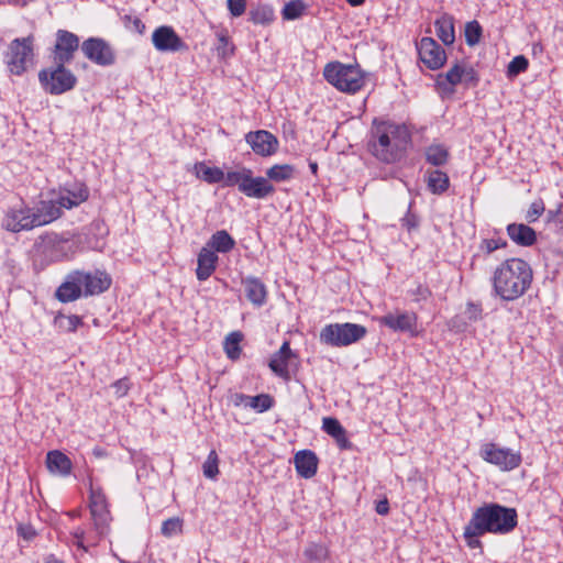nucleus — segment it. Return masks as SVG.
Returning a JSON list of instances; mask_svg holds the SVG:
<instances>
[{
	"mask_svg": "<svg viewBox=\"0 0 563 563\" xmlns=\"http://www.w3.org/2000/svg\"><path fill=\"white\" fill-rule=\"evenodd\" d=\"M235 246L234 239L225 231L220 230L213 233L206 247L219 253H228Z\"/></svg>",
	"mask_w": 563,
	"mask_h": 563,
	"instance_id": "cd10ccee",
	"label": "nucleus"
},
{
	"mask_svg": "<svg viewBox=\"0 0 563 563\" xmlns=\"http://www.w3.org/2000/svg\"><path fill=\"white\" fill-rule=\"evenodd\" d=\"M203 475L207 478L214 479L219 474V457L214 450H211L202 465Z\"/></svg>",
	"mask_w": 563,
	"mask_h": 563,
	"instance_id": "4c0bfd02",
	"label": "nucleus"
},
{
	"mask_svg": "<svg viewBox=\"0 0 563 563\" xmlns=\"http://www.w3.org/2000/svg\"><path fill=\"white\" fill-rule=\"evenodd\" d=\"M81 49L85 56L100 66H111L115 63V53L108 42L100 37H88Z\"/></svg>",
	"mask_w": 563,
	"mask_h": 563,
	"instance_id": "9b49d317",
	"label": "nucleus"
},
{
	"mask_svg": "<svg viewBox=\"0 0 563 563\" xmlns=\"http://www.w3.org/2000/svg\"><path fill=\"white\" fill-rule=\"evenodd\" d=\"M152 35H176L172 26L163 25L157 27Z\"/></svg>",
	"mask_w": 563,
	"mask_h": 563,
	"instance_id": "680f3d73",
	"label": "nucleus"
},
{
	"mask_svg": "<svg viewBox=\"0 0 563 563\" xmlns=\"http://www.w3.org/2000/svg\"><path fill=\"white\" fill-rule=\"evenodd\" d=\"M533 274L530 265L521 258H508L493 274L494 291L501 299L512 301L530 287Z\"/></svg>",
	"mask_w": 563,
	"mask_h": 563,
	"instance_id": "f03ea898",
	"label": "nucleus"
},
{
	"mask_svg": "<svg viewBox=\"0 0 563 563\" xmlns=\"http://www.w3.org/2000/svg\"><path fill=\"white\" fill-rule=\"evenodd\" d=\"M419 59L431 70L441 68L446 62V53L443 46L434 37H421L416 42Z\"/></svg>",
	"mask_w": 563,
	"mask_h": 563,
	"instance_id": "9d476101",
	"label": "nucleus"
},
{
	"mask_svg": "<svg viewBox=\"0 0 563 563\" xmlns=\"http://www.w3.org/2000/svg\"><path fill=\"white\" fill-rule=\"evenodd\" d=\"M295 167L289 164L274 165L266 170L268 179L274 181H284L294 177Z\"/></svg>",
	"mask_w": 563,
	"mask_h": 563,
	"instance_id": "473e14b6",
	"label": "nucleus"
},
{
	"mask_svg": "<svg viewBox=\"0 0 563 563\" xmlns=\"http://www.w3.org/2000/svg\"><path fill=\"white\" fill-rule=\"evenodd\" d=\"M75 276L86 297L99 295L111 286V277L102 271L97 269L93 273L75 271Z\"/></svg>",
	"mask_w": 563,
	"mask_h": 563,
	"instance_id": "ddd939ff",
	"label": "nucleus"
},
{
	"mask_svg": "<svg viewBox=\"0 0 563 563\" xmlns=\"http://www.w3.org/2000/svg\"><path fill=\"white\" fill-rule=\"evenodd\" d=\"M366 328L356 323H333L320 332L321 342L331 346H346L363 339Z\"/></svg>",
	"mask_w": 563,
	"mask_h": 563,
	"instance_id": "0eeeda50",
	"label": "nucleus"
},
{
	"mask_svg": "<svg viewBox=\"0 0 563 563\" xmlns=\"http://www.w3.org/2000/svg\"><path fill=\"white\" fill-rule=\"evenodd\" d=\"M427 161L434 165V166H441L444 165L448 161V151L440 145H432L428 147L427 153Z\"/></svg>",
	"mask_w": 563,
	"mask_h": 563,
	"instance_id": "c9c22d12",
	"label": "nucleus"
},
{
	"mask_svg": "<svg viewBox=\"0 0 563 563\" xmlns=\"http://www.w3.org/2000/svg\"><path fill=\"white\" fill-rule=\"evenodd\" d=\"M545 211V206L542 199L534 200L528 208L526 213V220L528 223L536 222Z\"/></svg>",
	"mask_w": 563,
	"mask_h": 563,
	"instance_id": "a18cd8bd",
	"label": "nucleus"
},
{
	"mask_svg": "<svg viewBox=\"0 0 563 563\" xmlns=\"http://www.w3.org/2000/svg\"><path fill=\"white\" fill-rule=\"evenodd\" d=\"M79 46V37H57L53 52L54 65L65 67L74 58Z\"/></svg>",
	"mask_w": 563,
	"mask_h": 563,
	"instance_id": "a211bd4d",
	"label": "nucleus"
},
{
	"mask_svg": "<svg viewBox=\"0 0 563 563\" xmlns=\"http://www.w3.org/2000/svg\"><path fill=\"white\" fill-rule=\"evenodd\" d=\"M45 463L49 473L63 477L68 476L73 470L70 459L58 450L49 451Z\"/></svg>",
	"mask_w": 563,
	"mask_h": 563,
	"instance_id": "393cba45",
	"label": "nucleus"
},
{
	"mask_svg": "<svg viewBox=\"0 0 563 563\" xmlns=\"http://www.w3.org/2000/svg\"><path fill=\"white\" fill-rule=\"evenodd\" d=\"M33 37H15L4 53V64L10 74L21 76L34 63Z\"/></svg>",
	"mask_w": 563,
	"mask_h": 563,
	"instance_id": "20e7f679",
	"label": "nucleus"
},
{
	"mask_svg": "<svg viewBox=\"0 0 563 563\" xmlns=\"http://www.w3.org/2000/svg\"><path fill=\"white\" fill-rule=\"evenodd\" d=\"M218 255L209 247H202L198 254L196 275L199 280H207L216 271Z\"/></svg>",
	"mask_w": 563,
	"mask_h": 563,
	"instance_id": "5701e85b",
	"label": "nucleus"
},
{
	"mask_svg": "<svg viewBox=\"0 0 563 563\" xmlns=\"http://www.w3.org/2000/svg\"><path fill=\"white\" fill-rule=\"evenodd\" d=\"M318 457L310 450H302L295 454L294 463L297 473L303 478H311L318 470Z\"/></svg>",
	"mask_w": 563,
	"mask_h": 563,
	"instance_id": "4be33fe9",
	"label": "nucleus"
},
{
	"mask_svg": "<svg viewBox=\"0 0 563 563\" xmlns=\"http://www.w3.org/2000/svg\"><path fill=\"white\" fill-rule=\"evenodd\" d=\"M506 244H507L506 241L485 239V240H483V242L481 244V249L489 254L499 247L506 246Z\"/></svg>",
	"mask_w": 563,
	"mask_h": 563,
	"instance_id": "864d4df0",
	"label": "nucleus"
},
{
	"mask_svg": "<svg viewBox=\"0 0 563 563\" xmlns=\"http://www.w3.org/2000/svg\"><path fill=\"white\" fill-rule=\"evenodd\" d=\"M351 7H360L365 3L366 0H345Z\"/></svg>",
	"mask_w": 563,
	"mask_h": 563,
	"instance_id": "0e129e2a",
	"label": "nucleus"
},
{
	"mask_svg": "<svg viewBox=\"0 0 563 563\" xmlns=\"http://www.w3.org/2000/svg\"><path fill=\"white\" fill-rule=\"evenodd\" d=\"M296 354L291 351L288 341H285L280 349L274 353L269 360V368L280 378L288 380L290 378L289 366L294 363Z\"/></svg>",
	"mask_w": 563,
	"mask_h": 563,
	"instance_id": "2eb2a0df",
	"label": "nucleus"
},
{
	"mask_svg": "<svg viewBox=\"0 0 563 563\" xmlns=\"http://www.w3.org/2000/svg\"><path fill=\"white\" fill-rule=\"evenodd\" d=\"M375 510L378 515L385 516L389 512V503L388 500L382 499L376 504Z\"/></svg>",
	"mask_w": 563,
	"mask_h": 563,
	"instance_id": "bf43d9fd",
	"label": "nucleus"
},
{
	"mask_svg": "<svg viewBox=\"0 0 563 563\" xmlns=\"http://www.w3.org/2000/svg\"><path fill=\"white\" fill-rule=\"evenodd\" d=\"M122 21H123V24H124V27L126 29V31H129L131 33L142 34L145 31L144 23L136 15L125 14L122 18Z\"/></svg>",
	"mask_w": 563,
	"mask_h": 563,
	"instance_id": "37998d69",
	"label": "nucleus"
},
{
	"mask_svg": "<svg viewBox=\"0 0 563 563\" xmlns=\"http://www.w3.org/2000/svg\"><path fill=\"white\" fill-rule=\"evenodd\" d=\"M89 197L88 188L80 183L64 187L59 191L58 203L65 209H71L85 202Z\"/></svg>",
	"mask_w": 563,
	"mask_h": 563,
	"instance_id": "f3484780",
	"label": "nucleus"
},
{
	"mask_svg": "<svg viewBox=\"0 0 563 563\" xmlns=\"http://www.w3.org/2000/svg\"><path fill=\"white\" fill-rule=\"evenodd\" d=\"M243 340V334L240 331L231 332L224 340V351L229 358L238 360L241 355L240 343Z\"/></svg>",
	"mask_w": 563,
	"mask_h": 563,
	"instance_id": "7c9ffc66",
	"label": "nucleus"
},
{
	"mask_svg": "<svg viewBox=\"0 0 563 563\" xmlns=\"http://www.w3.org/2000/svg\"><path fill=\"white\" fill-rule=\"evenodd\" d=\"M251 20L255 24H268L274 20V10L268 5H260L251 11Z\"/></svg>",
	"mask_w": 563,
	"mask_h": 563,
	"instance_id": "e433bc0d",
	"label": "nucleus"
},
{
	"mask_svg": "<svg viewBox=\"0 0 563 563\" xmlns=\"http://www.w3.org/2000/svg\"><path fill=\"white\" fill-rule=\"evenodd\" d=\"M411 141V134L405 124L380 122L375 124L368 147L372 154L384 163L399 161Z\"/></svg>",
	"mask_w": 563,
	"mask_h": 563,
	"instance_id": "f257e3e1",
	"label": "nucleus"
},
{
	"mask_svg": "<svg viewBox=\"0 0 563 563\" xmlns=\"http://www.w3.org/2000/svg\"><path fill=\"white\" fill-rule=\"evenodd\" d=\"M228 7L232 15L240 16L245 11V0H228Z\"/></svg>",
	"mask_w": 563,
	"mask_h": 563,
	"instance_id": "5fc2aeb1",
	"label": "nucleus"
},
{
	"mask_svg": "<svg viewBox=\"0 0 563 563\" xmlns=\"http://www.w3.org/2000/svg\"><path fill=\"white\" fill-rule=\"evenodd\" d=\"M245 297L256 307L266 302L267 289L265 284L257 277L249 276L242 279Z\"/></svg>",
	"mask_w": 563,
	"mask_h": 563,
	"instance_id": "412c9836",
	"label": "nucleus"
},
{
	"mask_svg": "<svg viewBox=\"0 0 563 563\" xmlns=\"http://www.w3.org/2000/svg\"><path fill=\"white\" fill-rule=\"evenodd\" d=\"M44 563H64V562L58 560L54 555H49L48 558H46Z\"/></svg>",
	"mask_w": 563,
	"mask_h": 563,
	"instance_id": "338daca9",
	"label": "nucleus"
},
{
	"mask_svg": "<svg viewBox=\"0 0 563 563\" xmlns=\"http://www.w3.org/2000/svg\"><path fill=\"white\" fill-rule=\"evenodd\" d=\"M89 509L98 538L103 537L109 531L111 521L110 510L102 489L95 488L92 485H90Z\"/></svg>",
	"mask_w": 563,
	"mask_h": 563,
	"instance_id": "1a4fd4ad",
	"label": "nucleus"
},
{
	"mask_svg": "<svg viewBox=\"0 0 563 563\" xmlns=\"http://www.w3.org/2000/svg\"><path fill=\"white\" fill-rule=\"evenodd\" d=\"M333 439L336 441L340 449L351 448V443L345 435V430L342 431V435L334 437Z\"/></svg>",
	"mask_w": 563,
	"mask_h": 563,
	"instance_id": "052dcab7",
	"label": "nucleus"
},
{
	"mask_svg": "<svg viewBox=\"0 0 563 563\" xmlns=\"http://www.w3.org/2000/svg\"><path fill=\"white\" fill-rule=\"evenodd\" d=\"M418 291L422 298H427L430 296V291L427 288L419 287Z\"/></svg>",
	"mask_w": 563,
	"mask_h": 563,
	"instance_id": "69168bd1",
	"label": "nucleus"
},
{
	"mask_svg": "<svg viewBox=\"0 0 563 563\" xmlns=\"http://www.w3.org/2000/svg\"><path fill=\"white\" fill-rule=\"evenodd\" d=\"M73 537L75 539V544L78 548L87 550V547L85 545L86 532H85V530L82 528L75 529L74 532H73Z\"/></svg>",
	"mask_w": 563,
	"mask_h": 563,
	"instance_id": "4d7b16f0",
	"label": "nucleus"
},
{
	"mask_svg": "<svg viewBox=\"0 0 563 563\" xmlns=\"http://www.w3.org/2000/svg\"><path fill=\"white\" fill-rule=\"evenodd\" d=\"M382 325L394 331H412L417 325V317L412 312L387 313L378 319Z\"/></svg>",
	"mask_w": 563,
	"mask_h": 563,
	"instance_id": "6ab92c4d",
	"label": "nucleus"
},
{
	"mask_svg": "<svg viewBox=\"0 0 563 563\" xmlns=\"http://www.w3.org/2000/svg\"><path fill=\"white\" fill-rule=\"evenodd\" d=\"M463 67L460 65H454L451 67L445 74V80L451 85L455 86L463 81Z\"/></svg>",
	"mask_w": 563,
	"mask_h": 563,
	"instance_id": "09e8293b",
	"label": "nucleus"
},
{
	"mask_svg": "<svg viewBox=\"0 0 563 563\" xmlns=\"http://www.w3.org/2000/svg\"><path fill=\"white\" fill-rule=\"evenodd\" d=\"M65 323H59V327L63 328L67 332H75L78 327L82 324V320L80 317L76 314H71L68 317H64Z\"/></svg>",
	"mask_w": 563,
	"mask_h": 563,
	"instance_id": "3c124183",
	"label": "nucleus"
},
{
	"mask_svg": "<svg viewBox=\"0 0 563 563\" xmlns=\"http://www.w3.org/2000/svg\"><path fill=\"white\" fill-rule=\"evenodd\" d=\"M245 184H242V194L250 198L264 199L274 194L275 188L264 177H253L252 174L246 176Z\"/></svg>",
	"mask_w": 563,
	"mask_h": 563,
	"instance_id": "aec40b11",
	"label": "nucleus"
},
{
	"mask_svg": "<svg viewBox=\"0 0 563 563\" xmlns=\"http://www.w3.org/2000/svg\"><path fill=\"white\" fill-rule=\"evenodd\" d=\"M251 407L255 409L258 412H264L272 408L274 400L273 398L267 394H261L257 396H246L243 394L236 395V401L235 405H241Z\"/></svg>",
	"mask_w": 563,
	"mask_h": 563,
	"instance_id": "bb28decb",
	"label": "nucleus"
},
{
	"mask_svg": "<svg viewBox=\"0 0 563 563\" xmlns=\"http://www.w3.org/2000/svg\"><path fill=\"white\" fill-rule=\"evenodd\" d=\"M75 272L67 275L65 282L56 289L55 297L60 302H71L84 295L80 284L76 280Z\"/></svg>",
	"mask_w": 563,
	"mask_h": 563,
	"instance_id": "b1692460",
	"label": "nucleus"
},
{
	"mask_svg": "<svg viewBox=\"0 0 563 563\" xmlns=\"http://www.w3.org/2000/svg\"><path fill=\"white\" fill-rule=\"evenodd\" d=\"M442 40V42L444 43V45H451L454 43V40L455 37H446V36H443V37H440Z\"/></svg>",
	"mask_w": 563,
	"mask_h": 563,
	"instance_id": "774afa93",
	"label": "nucleus"
},
{
	"mask_svg": "<svg viewBox=\"0 0 563 563\" xmlns=\"http://www.w3.org/2000/svg\"><path fill=\"white\" fill-rule=\"evenodd\" d=\"M468 46H475L479 43L481 37H465Z\"/></svg>",
	"mask_w": 563,
	"mask_h": 563,
	"instance_id": "e2e57ef3",
	"label": "nucleus"
},
{
	"mask_svg": "<svg viewBox=\"0 0 563 563\" xmlns=\"http://www.w3.org/2000/svg\"><path fill=\"white\" fill-rule=\"evenodd\" d=\"M449 176L446 173L434 169L428 174V188L432 194L440 195L449 188Z\"/></svg>",
	"mask_w": 563,
	"mask_h": 563,
	"instance_id": "c85d7f7f",
	"label": "nucleus"
},
{
	"mask_svg": "<svg viewBox=\"0 0 563 563\" xmlns=\"http://www.w3.org/2000/svg\"><path fill=\"white\" fill-rule=\"evenodd\" d=\"M62 208L64 207L58 203V199L41 201L35 208H32V219L35 223V228L48 224L58 219L63 213Z\"/></svg>",
	"mask_w": 563,
	"mask_h": 563,
	"instance_id": "dca6fc26",
	"label": "nucleus"
},
{
	"mask_svg": "<svg viewBox=\"0 0 563 563\" xmlns=\"http://www.w3.org/2000/svg\"><path fill=\"white\" fill-rule=\"evenodd\" d=\"M231 37H218L217 52L218 55L225 58L234 52V45L230 41Z\"/></svg>",
	"mask_w": 563,
	"mask_h": 563,
	"instance_id": "de8ad7c7",
	"label": "nucleus"
},
{
	"mask_svg": "<svg viewBox=\"0 0 563 563\" xmlns=\"http://www.w3.org/2000/svg\"><path fill=\"white\" fill-rule=\"evenodd\" d=\"M303 556L310 563H321L329 559V548L322 543L310 542L303 550Z\"/></svg>",
	"mask_w": 563,
	"mask_h": 563,
	"instance_id": "c756f323",
	"label": "nucleus"
},
{
	"mask_svg": "<svg viewBox=\"0 0 563 563\" xmlns=\"http://www.w3.org/2000/svg\"><path fill=\"white\" fill-rule=\"evenodd\" d=\"M111 388H113L117 398H122L128 395L129 390L131 389V384L128 377H123L115 380L111 385Z\"/></svg>",
	"mask_w": 563,
	"mask_h": 563,
	"instance_id": "8fccbe9b",
	"label": "nucleus"
},
{
	"mask_svg": "<svg viewBox=\"0 0 563 563\" xmlns=\"http://www.w3.org/2000/svg\"><path fill=\"white\" fill-rule=\"evenodd\" d=\"M482 306L475 302H467L465 314L470 321H477L482 318Z\"/></svg>",
	"mask_w": 563,
	"mask_h": 563,
	"instance_id": "603ef678",
	"label": "nucleus"
},
{
	"mask_svg": "<svg viewBox=\"0 0 563 563\" xmlns=\"http://www.w3.org/2000/svg\"><path fill=\"white\" fill-rule=\"evenodd\" d=\"M38 81L45 92L58 96L71 90L77 84V77L66 67L53 65L40 70Z\"/></svg>",
	"mask_w": 563,
	"mask_h": 563,
	"instance_id": "423d86ee",
	"label": "nucleus"
},
{
	"mask_svg": "<svg viewBox=\"0 0 563 563\" xmlns=\"http://www.w3.org/2000/svg\"><path fill=\"white\" fill-rule=\"evenodd\" d=\"M183 530V520L178 517H173L165 520L162 525V534L169 538L174 534L180 533Z\"/></svg>",
	"mask_w": 563,
	"mask_h": 563,
	"instance_id": "79ce46f5",
	"label": "nucleus"
},
{
	"mask_svg": "<svg viewBox=\"0 0 563 563\" xmlns=\"http://www.w3.org/2000/svg\"><path fill=\"white\" fill-rule=\"evenodd\" d=\"M471 519L473 520L474 529L495 534H507L518 523V515L515 508H508L495 503L485 504L477 508Z\"/></svg>",
	"mask_w": 563,
	"mask_h": 563,
	"instance_id": "7ed1b4c3",
	"label": "nucleus"
},
{
	"mask_svg": "<svg viewBox=\"0 0 563 563\" xmlns=\"http://www.w3.org/2000/svg\"><path fill=\"white\" fill-rule=\"evenodd\" d=\"M507 234L516 244L521 246H531L537 241L536 231L523 223L508 224Z\"/></svg>",
	"mask_w": 563,
	"mask_h": 563,
	"instance_id": "a878e982",
	"label": "nucleus"
},
{
	"mask_svg": "<svg viewBox=\"0 0 563 563\" xmlns=\"http://www.w3.org/2000/svg\"><path fill=\"white\" fill-rule=\"evenodd\" d=\"M485 533L486 532L484 530H477L473 528L472 519L464 528V538L466 540L467 545L472 549L481 547V541L478 538Z\"/></svg>",
	"mask_w": 563,
	"mask_h": 563,
	"instance_id": "a19ab883",
	"label": "nucleus"
},
{
	"mask_svg": "<svg viewBox=\"0 0 563 563\" xmlns=\"http://www.w3.org/2000/svg\"><path fill=\"white\" fill-rule=\"evenodd\" d=\"M463 81L476 85L478 81L476 71L472 67H463Z\"/></svg>",
	"mask_w": 563,
	"mask_h": 563,
	"instance_id": "13d9d810",
	"label": "nucleus"
},
{
	"mask_svg": "<svg viewBox=\"0 0 563 563\" xmlns=\"http://www.w3.org/2000/svg\"><path fill=\"white\" fill-rule=\"evenodd\" d=\"M322 429L332 438L342 435V431H344L339 420L332 417L323 418Z\"/></svg>",
	"mask_w": 563,
	"mask_h": 563,
	"instance_id": "49530a36",
	"label": "nucleus"
},
{
	"mask_svg": "<svg viewBox=\"0 0 563 563\" xmlns=\"http://www.w3.org/2000/svg\"><path fill=\"white\" fill-rule=\"evenodd\" d=\"M481 457L500 471H512L521 464L520 452H515L509 448H500L495 443H485L481 448Z\"/></svg>",
	"mask_w": 563,
	"mask_h": 563,
	"instance_id": "6e6552de",
	"label": "nucleus"
},
{
	"mask_svg": "<svg viewBox=\"0 0 563 563\" xmlns=\"http://www.w3.org/2000/svg\"><path fill=\"white\" fill-rule=\"evenodd\" d=\"M329 84L343 92L354 93L364 85V77L357 67L339 62L329 63L323 70Z\"/></svg>",
	"mask_w": 563,
	"mask_h": 563,
	"instance_id": "39448f33",
	"label": "nucleus"
},
{
	"mask_svg": "<svg viewBox=\"0 0 563 563\" xmlns=\"http://www.w3.org/2000/svg\"><path fill=\"white\" fill-rule=\"evenodd\" d=\"M197 168L199 177L209 184L220 183L224 178V173L219 167H209L205 164H199Z\"/></svg>",
	"mask_w": 563,
	"mask_h": 563,
	"instance_id": "72a5a7b5",
	"label": "nucleus"
},
{
	"mask_svg": "<svg viewBox=\"0 0 563 563\" xmlns=\"http://www.w3.org/2000/svg\"><path fill=\"white\" fill-rule=\"evenodd\" d=\"M482 26L478 21L473 20L466 23L464 35H482Z\"/></svg>",
	"mask_w": 563,
	"mask_h": 563,
	"instance_id": "6e6d98bb",
	"label": "nucleus"
},
{
	"mask_svg": "<svg viewBox=\"0 0 563 563\" xmlns=\"http://www.w3.org/2000/svg\"><path fill=\"white\" fill-rule=\"evenodd\" d=\"M32 218L33 209L27 206L9 208L2 219V228L13 233L32 230L35 228Z\"/></svg>",
	"mask_w": 563,
	"mask_h": 563,
	"instance_id": "f8f14e48",
	"label": "nucleus"
},
{
	"mask_svg": "<svg viewBox=\"0 0 563 563\" xmlns=\"http://www.w3.org/2000/svg\"><path fill=\"white\" fill-rule=\"evenodd\" d=\"M306 5L301 0H292L285 4L283 9V18L285 20H295L302 15Z\"/></svg>",
	"mask_w": 563,
	"mask_h": 563,
	"instance_id": "58836bf2",
	"label": "nucleus"
},
{
	"mask_svg": "<svg viewBox=\"0 0 563 563\" xmlns=\"http://www.w3.org/2000/svg\"><path fill=\"white\" fill-rule=\"evenodd\" d=\"M437 35H455L454 18L451 14L443 13L434 21Z\"/></svg>",
	"mask_w": 563,
	"mask_h": 563,
	"instance_id": "f704fd0d",
	"label": "nucleus"
},
{
	"mask_svg": "<svg viewBox=\"0 0 563 563\" xmlns=\"http://www.w3.org/2000/svg\"><path fill=\"white\" fill-rule=\"evenodd\" d=\"M154 46L161 52H177L187 48L181 37H152Z\"/></svg>",
	"mask_w": 563,
	"mask_h": 563,
	"instance_id": "2f4dec72",
	"label": "nucleus"
},
{
	"mask_svg": "<svg viewBox=\"0 0 563 563\" xmlns=\"http://www.w3.org/2000/svg\"><path fill=\"white\" fill-rule=\"evenodd\" d=\"M249 174H252V170L247 168L241 172H228L224 175L223 181L227 186H238L239 190L242 192V184H245Z\"/></svg>",
	"mask_w": 563,
	"mask_h": 563,
	"instance_id": "ea45409f",
	"label": "nucleus"
},
{
	"mask_svg": "<svg viewBox=\"0 0 563 563\" xmlns=\"http://www.w3.org/2000/svg\"><path fill=\"white\" fill-rule=\"evenodd\" d=\"M528 59L523 55H518L508 64L507 74L509 77L517 76L528 68Z\"/></svg>",
	"mask_w": 563,
	"mask_h": 563,
	"instance_id": "c03bdc74",
	"label": "nucleus"
},
{
	"mask_svg": "<svg viewBox=\"0 0 563 563\" xmlns=\"http://www.w3.org/2000/svg\"><path fill=\"white\" fill-rule=\"evenodd\" d=\"M245 142L252 151L262 157L274 155L278 151L279 142L277 137L266 130L251 131L245 134Z\"/></svg>",
	"mask_w": 563,
	"mask_h": 563,
	"instance_id": "4468645a",
	"label": "nucleus"
}]
</instances>
